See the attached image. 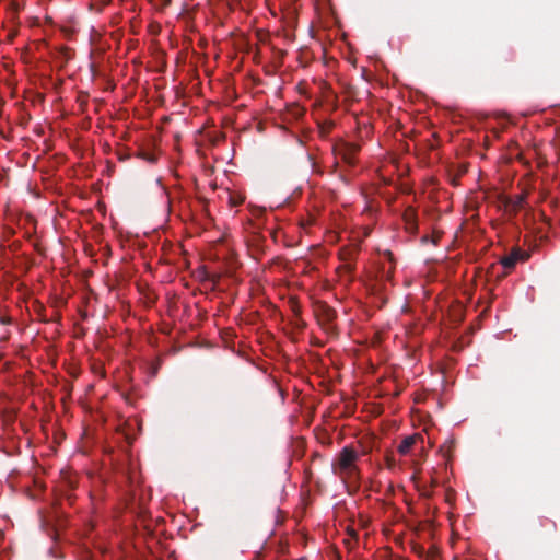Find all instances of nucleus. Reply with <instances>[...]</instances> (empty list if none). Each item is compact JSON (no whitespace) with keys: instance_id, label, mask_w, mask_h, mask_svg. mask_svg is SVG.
<instances>
[{"instance_id":"7","label":"nucleus","mask_w":560,"mask_h":560,"mask_svg":"<svg viewBox=\"0 0 560 560\" xmlns=\"http://www.w3.org/2000/svg\"><path fill=\"white\" fill-rule=\"evenodd\" d=\"M525 202V196L524 195H517L514 199H510L506 202V207H510L511 210L514 212L518 211Z\"/></svg>"},{"instance_id":"12","label":"nucleus","mask_w":560,"mask_h":560,"mask_svg":"<svg viewBox=\"0 0 560 560\" xmlns=\"http://www.w3.org/2000/svg\"><path fill=\"white\" fill-rule=\"evenodd\" d=\"M138 155L150 163H154L156 161L155 155L147 151H139Z\"/></svg>"},{"instance_id":"11","label":"nucleus","mask_w":560,"mask_h":560,"mask_svg":"<svg viewBox=\"0 0 560 560\" xmlns=\"http://www.w3.org/2000/svg\"><path fill=\"white\" fill-rule=\"evenodd\" d=\"M290 303H291V310H292L294 316L296 317L298 320H300L301 307H300L298 301L294 299H291Z\"/></svg>"},{"instance_id":"3","label":"nucleus","mask_w":560,"mask_h":560,"mask_svg":"<svg viewBox=\"0 0 560 560\" xmlns=\"http://www.w3.org/2000/svg\"><path fill=\"white\" fill-rule=\"evenodd\" d=\"M314 315L320 326L331 328V324L336 319V311L326 302L318 301L314 304Z\"/></svg>"},{"instance_id":"14","label":"nucleus","mask_w":560,"mask_h":560,"mask_svg":"<svg viewBox=\"0 0 560 560\" xmlns=\"http://www.w3.org/2000/svg\"><path fill=\"white\" fill-rule=\"evenodd\" d=\"M412 551H413V552H415L419 558L423 559V557L425 556V553H427V551H428V550H427V549H424V547H423V546H421V545H415V546L412 547Z\"/></svg>"},{"instance_id":"8","label":"nucleus","mask_w":560,"mask_h":560,"mask_svg":"<svg viewBox=\"0 0 560 560\" xmlns=\"http://www.w3.org/2000/svg\"><path fill=\"white\" fill-rule=\"evenodd\" d=\"M335 124L331 120H325L318 124L319 132L323 137L328 136L334 129Z\"/></svg>"},{"instance_id":"17","label":"nucleus","mask_w":560,"mask_h":560,"mask_svg":"<svg viewBox=\"0 0 560 560\" xmlns=\"http://www.w3.org/2000/svg\"><path fill=\"white\" fill-rule=\"evenodd\" d=\"M13 5H14L15 10L18 11L19 10L18 3H13Z\"/></svg>"},{"instance_id":"4","label":"nucleus","mask_w":560,"mask_h":560,"mask_svg":"<svg viewBox=\"0 0 560 560\" xmlns=\"http://www.w3.org/2000/svg\"><path fill=\"white\" fill-rule=\"evenodd\" d=\"M529 257V255L526 252L521 250L520 248H514L509 255L504 256L501 259L502 266L508 269L512 270L516 262L520 260H526Z\"/></svg>"},{"instance_id":"1","label":"nucleus","mask_w":560,"mask_h":560,"mask_svg":"<svg viewBox=\"0 0 560 560\" xmlns=\"http://www.w3.org/2000/svg\"><path fill=\"white\" fill-rule=\"evenodd\" d=\"M359 453L352 446H345L332 462V471L345 483L360 479Z\"/></svg>"},{"instance_id":"10","label":"nucleus","mask_w":560,"mask_h":560,"mask_svg":"<svg viewBox=\"0 0 560 560\" xmlns=\"http://www.w3.org/2000/svg\"><path fill=\"white\" fill-rule=\"evenodd\" d=\"M422 560H440V551H439V548L434 545H432L425 556L423 557Z\"/></svg>"},{"instance_id":"6","label":"nucleus","mask_w":560,"mask_h":560,"mask_svg":"<svg viewBox=\"0 0 560 560\" xmlns=\"http://www.w3.org/2000/svg\"><path fill=\"white\" fill-rule=\"evenodd\" d=\"M422 436L418 433L413 435L406 436L400 444L398 445V453L402 456H406L410 453L412 447L416 445L418 441H422Z\"/></svg>"},{"instance_id":"9","label":"nucleus","mask_w":560,"mask_h":560,"mask_svg":"<svg viewBox=\"0 0 560 560\" xmlns=\"http://www.w3.org/2000/svg\"><path fill=\"white\" fill-rule=\"evenodd\" d=\"M347 534H348V538L345 539V544L349 548H353L358 541V533L353 528H349L347 530Z\"/></svg>"},{"instance_id":"13","label":"nucleus","mask_w":560,"mask_h":560,"mask_svg":"<svg viewBox=\"0 0 560 560\" xmlns=\"http://www.w3.org/2000/svg\"><path fill=\"white\" fill-rule=\"evenodd\" d=\"M338 270L340 271H343V272H347L349 275H351L354 270V265L350 261H347L345 262L343 265H341Z\"/></svg>"},{"instance_id":"2","label":"nucleus","mask_w":560,"mask_h":560,"mask_svg":"<svg viewBox=\"0 0 560 560\" xmlns=\"http://www.w3.org/2000/svg\"><path fill=\"white\" fill-rule=\"evenodd\" d=\"M360 149L358 143L340 141L334 147V153L346 164L353 166L355 164V155Z\"/></svg>"},{"instance_id":"5","label":"nucleus","mask_w":560,"mask_h":560,"mask_svg":"<svg viewBox=\"0 0 560 560\" xmlns=\"http://www.w3.org/2000/svg\"><path fill=\"white\" fill-rule=\"evenodd\" d=\"M402 219L405 222V228L408 233L415 234L418 231V220H417V212L412 207H408L404 214Z\"/></svg>"},{"instance_id":"15","label":"nucleus","mask_w":560,"mask_h":560,"mask_svg":"<svg viewBox=\"0 0 560 560\" xmlns=\"http://www.w3.org/2000/svg\"><path fill=\"white\" fill-rule=\"evenodd\" d=\"M428 241H429V236H428V235H424V236L422 237V242H423V243H425V242H428Z\"/></svg>"},{"instance_id":"16","label":"nucleus","mask_w":560,"mask_h":560,"mask_svg":"<svg viewBox=\"0 0 560 560\" xmlns=\"http://www.w3.org/2000/svg\"><path fill=\"white\" fill-rule=\"evenodd\" d=\"M438 240H439V237H436V238H432V242H433L434 244H436V243H438Z\"/></svg>"}]
</instances>
